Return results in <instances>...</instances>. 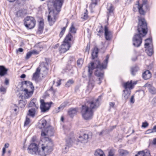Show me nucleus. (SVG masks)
I'll return each instance as SVG.
<instances>
[{
  "instance_id": "2",
  "label": "nucleus",
  "mask_w": 156,
  "mask_h": 156,
  "mask_svg": "<svg viewBox=\"0 0 156 156\" xmlns=\"http://www.w3.org/2000/svg\"><path fill=\"white\" fill-rule=\"evenodd\" d=\"M100 104L99 98L95 99L94 97H91L87 98L85 105L81 107V113L82 117L86 120L92 119L94 111L99 107Z\"/></svg>"
},
{
  "instance_id": "3",
  "label": "nucleus",
  "mask_w": 156,
  "mask_h": 156,
  "mask_svg": "<svg viewBox=\"0 0 156 156\" xmlns=\"http://www.w3.org/2000/svg\"><path fill=\"white\" fill-rule=\"evenodd\" d=\"M138 18L137 30L139 34H135L133 38V44L136 47L140 46L142 42L141 37H144L148 31L147 24L144 18L138 16Z\"/></svg>"
},
{
  "instance_id": "21",
  "label": "nucleus",
  "mask_w": 156,
  "mask_h": 156,
  "mask_svg": "<svg viewBox=\"0 0 156 156\" xmlns=\"http://www.w3.org/2000/svg\"><path fill=\"white\" fill-rule=\"evenodd\" d=\"M152 84L147 83L145 84L144 86L148 88L149 92L152 94H156V89L152 86Z\"/></svg>"
},
{
  "instance_id": "45",
  "label": "nucleus",
  "mask_w": 156,
  "mask_h": 156,
  "mask_svg": "<svg viewBox=\"0 0 156 156\" xmlns=\"http://www.w3.org/2000/svg\"><path fill=\"white\" fill-rule=\"evenodd\" d=\"M115 150L113 149L110 150L108 153V156H114L115 155Z\"/></svg>"
},
{
  "instance_id": "8",
  "label": "nucleus",
  "mask_w": 156,
  "mask_h": 156,
  "mask_svg": "<svg viewBox=\"0 0 156 156\" xmlns=\"http://www.w3.org/2000/svg\"><path fill=\"white\" fill-rule=\"evenodd\" d=\"M36 21L33 17L27 16L24 20V24L28 29H32L35 26Z\"/></svg>"
},
{
  "instance_id": "44",
  "label": "nucleus",
  "mask_w": 156,
  "mask_h": 156,
  "mask_svg": "<svg viewBox=\"0 0 156 156\" xmlns=\"http://www.w3.org/2000/svg\"><path fill=\"white\" fill-rule=\"evenodd\" d=\"M104 28L102 26H101L99 28V29L98 31V35L100 37L102 35L103 33Z\"/></svg>"
},
{
  "instance_id": "64",
  "label": "nucleus",
  "mask_w": 156,
  "mask_h": 156,
  "mask_svg": "<svg viewBox=\"0 0 156 156\" xmlns=\"http://www.w3.org/2000/svg\"><path fill=\"white\" fill-rule=\"evenodd\" d=\"M11 151L10 150L8 151H7V152L8 156H10L11 155Z\"/></svg>"
},
{
  "instance_id": "40",
  "label": "nucleus",
  "mask_w": 156,
  "mask_h": 156,
  "mask_svg": "<svg viewBox=\"0 0 156 156\" xmlns=\"http://www.w3.org/2000/svg\"><path fill=\"white\" fill-rule=\"evenodd\" d=\"M30 119L27 117H26V119L24 124V126H30Z\"/></svg>"
},
{
  "instance_id": "48",
  "label": "nucleus",
  "mask_w": 156,
  "mask_h": 156,
  "mask_svg": "<svg viewBox=\"0 0 156 156\" xmlns=\"http://www.w3.org/2000/svg\"><path fill=\"white\" fill-rule=\"evenodd\" d=\"M32 53L30 51L28 52L25 57V59L26 60L29 59L32 55Z\"/></svg>"
},
{
  "instance_id": "57",
  "label": "nucleus",
  "mask_w": 156,
  "mask_h": 156,
  "mask_svg": "<svg viewBox=\"0 0 156 156\" xmlns=\"http://www.w3.org/2000/svg\"><path fill=\"white\" fill-rule=\"evenodd\" d=\"M4 84L6 85H8L9 84V80L8 78H6L5 80Z\"/></svg>"
},
{
  "instance_id": "52",
  "label": "nucleus",
  "mask_w": 156,
  "mask_h": 156,
  "mask_svg": "<svg viewBox=\"0 0 156 156\" xmlns=\"http://www.w3.org/2000/svg\"><path fill=\"white\" fill-rule=\"evenodd\" d=\"M10 2H12L15 1H16V3L18 4H19L21 3V2L23 1V0H9Z\"/></svg>"
},
{
  "instance_id": "37",
  "label": "nucleus",
  "mask_w": 156,
  "mask_h": 156,
  "mask_svg": "<svg viewBox=\"0 0 156 156\" xmlns=\"http://www.w3.org/2000/svg\"><path fill=\"white\" fill-rule=\"evenodd\" d=\"M74 83V81L73 79H69L66 83L65 86L66 87H70L72 84H73Z\"/></svg>"
},
{
  "instance_id": "13",
  "label": "nucleus",
  "mask_w": 156,
  "mask_h": 156,
  "mask_svg": "<svg viewBox=\"0 0 156 156\" xmlns=\"http://www.w3.org/2000/svg\"><path fill=\"white\" fill-rule=\"evenodd\" d=\"M71 47V45H69L62 41L58 48L59 54L61 55L65 53L69 50Z\"/></svg>"
},
{
  "instance_id": "38",
  "label": "nucleus",
  "mask_w": 156,
  "mask_h": 156,
  "mask_svg": "<svg viewBox=\"0 0 156 156\" xmlns=\"http://www.w3.org/2000/svg\"><path fill=\"white\" fill-rule=\"evenodd\" d=\"M7 87L1 85L0 87V92L2 94H5L6 92Z\"/></svg>"
},
{
  "instance_id": "58",
  "label": "nucleus",
  "mask_w": 156,
  "mask_h": 156,
  "mask_svg": "<svg viewBox=\"0 0 156 156\" xmlns=\"http://www.w3.org/2000/svg\"><path fill=\"white\" fill-rule=\"evenodd\" d=\"M59 43H57L55 44V45L53 46L52 48L53 49H57L58 48H59Z\"/></svg>"
},
{
  "instance_id": "15",
  "label": "nucleus",
  "mask_w": 156,
  "mask_h": 156,
  "mask_svg": "<svg viewBox=\"0 0 156 156\" xmlns=\"http://www.w3.org/2000/svg\"><path fill=\"white\" fill-rule=\"evenodd\" d=\"M104 34L105 39L107 41H110L113 37V32L109 30V28L108 25H105L104 27Z\"/></svg>"
},
{
  "instance_id": "53",
  "label": "nucleus",
  "mask_w": 156,
  "mask_h": 156,
  "mask_svg": "<svg viewBox=\"0 0 156 156\" xmlns=\"http://www.w3.org/2000/svg\"><path fill=\"white\" fill-rule=\"evenodd\" d=\"M151 144L156 146V137L153 139L152 141L151 142Z\"/></svg>"
},
{
  "instance_id": "60",
  "label": "nucleus",
  "mask_w": 156,
  "mask_h": 156,
  "mask_svg": "<svg viewBox=\"0 0 156 156\" xmlns=\"http://www.w3.org/2000/svg\"><path fill=\"white\" fill-rule=\"evenodd\" d=\"M62 80L60 79L56 83L57 84V86H60L61 84Z\"/></svg>"
},
{
  "instance_id": "14",
  "label": "nucleus",
  "mask_w": 156,
  "mask_h": 156,
  "mask_svg": "<svg viewBox=\"0 0 156 156\" xmlns=\"http://www.w3.org/2000/svg\"><path fill=\"white\" fill-rule=\"evenodd\" d=\"M137 83V81H133L131 80L130 81H128L124 83L123 84V87L126 90H130L133 88L134 86Z\"/></svg>"
},
{
  "instance_id": "55",
  "label": "nucleus",
  "mask_w": 156,
  "mask_h": 156,
  "mask_svg": "<svg viewBox=\"0 0 156 156\" xmlns=\"http://www.w3.org/2000/svg\"><path fill=\"white\" fill-rule=\"evenodd\" d=\"M146 132H147V133H155V132L154 131L153 128L152 129H148L147 131Z\"/></svg>"
},
{
  "instance_id": "27",
  "label": "nucleus",
  "mask_w": 156,
  "mask_h": 156,
  "mask_svg": "<svg viewBox=\"0 0 156 156\" xmlns=\"http://www.w3.org/2000/svg\"><path fill=\"white\" fill-rule=\"evenodd\" d=\"M41 69L39 67L37 68L35 72L33 74L32 77V79L34 80H36L38 78L40 74Z\"/></svg>"
},
{
  "instance_id": "12",
  "label": "nucleus",
  "mask_w": 156,
  "mask_h": 156,
  "mask_svg": "<svg viewBox=\"0 0 156 156\" xmlns=\"http://www.w3.org/2000/svg\"><path fill=\"white\" fill-rule=\"evenodd\" d=\"M39 150L38 145L34 143L31 144L28 146V151L29 153L32 154H39Z\"/></svg>"
},
{
  "instance_id": "50",
  "label": "nucleus",
  "mask_w": 156,
  "mask_h": 156,
  "mask_svg": "<svg viewBox=\"0 0 156 156\" xmlns=\"http://www.w3.org/2000/svg\"><path fill=\"white\" fill-rule=\"evenodd\" d=\"M148 126V123L147 122H146L142 123L141 126L142 127L145 128Z\"/></svg>"
},
{
  "instance_id": "23",
  "label": "nucleus",
  "mask_w": 156,
  "mask_h": 156,
  "mask_svg": "<svg viewBox=\"0 0 156 156\" xmlns=\"http://www.w3.org/2000/svg\"><path fill=\"white\" fill-rule=\"evenodd\" d=\"M81 18L83 21L89 20L90 19V18L88 15V12L87 9H84V11L81 15Z\"/></svg>"
},
{
  "instance_id": "19",
  "label": "nucleus",
  "mask_w": 156,
  "mask_h": 156,
  "mask_svg": "<svg viewBox=\"0 0 156 156\" xmlns=\"http://www.w3.org/2000/svg\"><path fill=\"white\" fill-rule=\"evenodd\" d=\"M78 111L77 108H71L68 111V114L71 117L73 118L75 115H77Z\"/></svg>"
},
{
  "instance_id": "26",
  "label": "nucleus",
  "mask_w": 156,
  "mask_h": 156,
  "mask_svg": "<svg viewBox=\"0 0 156 156\" xmlns=\"http://www.w3.org/2000/svg\"><path fill=\"white\" fill-rule=\"evenodd\" d=\"M152 76V74L150 71L148 70H146L143 73V78L144 80H148L150 79Z\"/></svg>"
},
{
  "instance_id": "49",
  "label": "nucleus",
  "mask_w": 156,
  "mask_h": 156,
  "mask_svg": "<svg viewBox=\"0 0 156 156\" xmlns=\"http://www.w3.org/2000/svg\"><path fill=\"white\" fill-rule=\"evenodd\" d=\"M74 136V133L73 132H70L69 135H68V138L69 139V141H70L72 138H73Z\"/></svg>"
},
{
  "instance_id": "41",
  "label": "nucleus",
  "mask_w": 156,
  "mask_h": 156,
  "mask_svg": "<svg viewBox=\"0 0 156 156\" xmlns=\"http://www.w3.org/2000/svg\"><path fill=\"white\" fill-rule=\"evenodd\" d=\"M69 31L72 33L75 34L76 33V29L73 24H72L69 28Z\"/></svg>"
},
{
  "instance_id": "16",
  "label": "nucleus",
  "mask_w": 156,
  "mask_h": 156,
  "mask_svg": "<svg viewBox=\"0 0 156 156\" xmlns=\"http://www.w3.org/2000/svg\"><path fill=\"white\" fill-rule=\"evenodd\" d=\"M74 40V39L72 35L69 33L66 35L62 41L65 43L71 46V42H73Z\"/></svg>"
},
{
  "instance_id": "1",
  "label": "nucleus",
  "mask_w": 156,
  "mask_h": 156,
  "mask_svg": "<svg viewBox=\"0 0 156 156\" xmlns=\"http://www.w3.org/2000/svg\"><path fill=\"white\" fill-rule=\"evenodd\" d=\"M109 57V55H107L105 57L103 62L101 64L100 61L98 59L94 61V62H91L88 65V72L89 78V86L91 87L92 89L94 87V76L92 75V71L94 69H97L94 72V75L99 77L98 83L100 84L102 82L101 80L104 77V72L103 70L107 68L108 59Z\"/></svg>"
},
{
  "instance_id": "63",
  "label": "nucleus",
  "mask_w": 156,
  "mask_h": 156,
  "mask_svg": "<svg viewBox=\"0 0 156 156\" xmlns=\"http://www.w3.org/2000/svg\"><path fill=\"white\" fill-rule=\"evenodd\" d=\"M26 77V75L24 74H23L20 76V77L21 78H24Z\"/></svg>"
},
{
  "instance_id": "6",
  "label": "nucleus",
  "mask_w": 156,
  "mask_h": 156,
  "mask_svg": "<svg viewBox=\"0 0 156 156\" xmlns=\"http://www.w3.org/2000/svg\"><path fill=\"white\" fill-rule=\"evenodd\" d=\"M47 121L43 119L40 120L37 125V127L42 130L41 136L42 137H47V133L51 129V127L50 126H47Z\"/></svg>"
},
{
  "instance_id": "47",
  "label": "nucleus",
  "mask_w": 156,
  "mask_h": 156,
  "mask_svg": "<svg viewBox=\"0 0 156 156\" xmlns=\"http://www.w3.org/2000/svg\"><path fill=\"white\" fill-rule=\"evenodd\" d=\"M83 60L82 58L79 59L77 61V64L78 66H81L83 64Z\"/></svg>"
},
{
  "instance_id": "61",
  "label": "nucleus",
  "mask_w": 156,
  "mask_h": 156,
  "mask_svg": "<svg viewBox=\"0 0 156 156\" xmlns=\"http://www.w3.org/2000/svg\"><path fill=\"white\" fill-rule=\"evenodd\" d=\"M115 105V104L114 102H110L109 103V105H110V108H111V107L113 108L114 106Z\"/></svg>"
},
{
  "instance_id": "7",
  "label": "nucleus",
  "mask_w": 156,
  "mask_h": 156,
  "mask_svg": "<svg viewBox=\"0 0 156 156\" xmlns=\"http://www.w3.org/2000/svg\"><path fill=\"white\" fill-rule=\"evenodd\" d=\"M135 5H137L139 13L142 16H144L146 12L150 10V6L147 0H142V4H140V0H138Z\"/></svg>"
},
{
  "instance_id": "56",
  "label": "nucleus",
  "mask_w": 156,
  "mask_h": 156,
  "mask_svg": "<svg viewBox=\"0 0 156 156\" xmlns=\"http://www.w3.org/2000/svg\"><path fill=\"white\" fill-rule=\"evenodd\" d=\"M32 53V54L37 55L39 53V52L35 50H33L31 51H30Z\"/></svg>"
},
{
  "instance_id": "62",
  "label": "nucleus",
  "mask_w": 156,
  "mask_h": 156,
  "mask_svg": "<svg viewBox=\"0 0 156 156\" xmlns=\"http://www.w3.org/2000/svg\"><path fill=\"white\" fill-rule=\"evenodd\" d=\"M22 13V12L20 10L16 12L17 16H21V15L20 14V13Z\"/></svg>"
},
{
  "instance_id": "35",
  "label": "nucleus",
  "mask_w": 156,
  "mask_h": 156,
  "mask_svg": "<svg viewBox=\"0 0 156 156\" xmlns=\"http://www.w3.org/2000/svg\"><path fill=\"white\" fill-rule=\"evenodd\" d=\"M100 0H91V2L90 6V7L92 9H93L98 5V3L100 2Z\"/></svg>"
},
{
  "instance_id": "59",
  "label": "nucleus",
  "mask_w": 156,
  "mask_h": 156,
  "mask_svg": "<svg viewBox=\"0 0 156 156\" xmlns=\"http://www.w3.org/2000/svg\"><path fill=\"white\" fill-rule=\"evenodd\" d=\"M135 100L134 98V96L132 95L130 99V102L132 103H133L134 102Z\"/></svg>"
},
{
  "instance_id": "30",
  "label": "nucleus",
  "mask_w": 156,
  "mask_h": 156,
  "mask_svg": "<svg viewBox=\"0 0 156 156\" xmlns=\"http://www.w3.org/2000/svg\"><path fill=\"white\" fill-rule=\"evenodd\" d=\"M98 49L96 47H94L92 53V58L94 59L95 58H97L98 56Z\"/></svg>"
},
{
  "instance_id": "28",
  "label": "nucleus",
  "mask_w": 156,
  "mask_h": 156,
  "mask_svg": "<svg viewBox=\"0 0 156 156\" xmlns=\"http://www.w3.org/2000/svg\"><path fill=\"white\" fill-rule=\"evenodd\" d=\"M123 93L122 94V96L124 99L126 101L130 96L131 94V90L125 89L123 90Z\"/></svg>"
},
{
  "instance_id": "11",
  "label": "nucleus",
  "mask_w": 156,
  "mask_h": 156,
  "mask_svg": "<svg viewBox=\"0 0 156 156\" xmlns=\"http://www.w3.org/2000/svg\"><path fill=\"white\" fill-rule=\"evenodd\" d=\"M34 90L32 89H24L22 90L23 93L19 96L20 98L23 99L24 97L25 99L29 98L33 95Z\"/></svg>"
},
{
  "instance_id": "32",
  "label": "nucleus",
  "mask_w": 156,
  "mask_h": 156,
  "mask_svg": "<svg viewBox=\"0 0 156 156\" xmlns=\"http://www.w3.org/2000/svg\"><path fill=\"white\" fill-rule=\"evenodd\" d=\"M64 23H65V25L64 27L61 29V31L59 34V36L60 38L62 37L64 34L65 32L66 29L68 26V22H64Z\"/></svg>"
},
{
  "instance_id": "46",
  "label": "nucleus",
  "mask_w": 156,
  "mask_h": 156,
  "mask_svg": "<svg viewBox=\"0 0 156 156\" xmlns=\"http://www.w3.org/2000/svg\"><path fill=\"white\" fill-rule=\"evenodd\" d=\"M43 25V24L42 23H40L38 27V32H39L40 33H41L43 30L44 27Z\"/></svg>"
},
{
  "instance_id": "22",
  "label": "nucleus",
  "mask_w": 156,
  "mask_h": 156,
  "mask_svg": "<svg viewBox=\"0 0 156 156\" xmlns=\"http://www.w3.org/2000/svg\"><path fill=\"white\" fill-rule=\"evenodd\" d=\"M39 109L30 108L28 111L27 115L32 117H34L38 112Z\"/></svg>"
},
{
  "instance_id": "4",
  "label": "nucleus",
  "mask_w": 156,
  "mask_h": 156,
  "mask_svg": "<svg viewBox=\"0 0 156 156\" xmlns=\"http://www.w3.org/2000/svg\"><path fill=\"white\" fill-rule=\"evenodd\" d=\"M63 2V0H53L54 8L49 11L48 16V21L50 26H52L58 19Z\"/></svg>"
},
{
  "instance_id": "25",
  "label": "nucleus",
  "mask_w": 156,
  "mask_h": 156,
  "mask_svg": "<svg viewBox=\"0 0 156 156\" xmlns=\"http://www.w3.org/2000/svg\"><path fill=\"white\" fill-rule=\"evenodd\" d=\"M8 69L4 66H0V76H4L8 74Z\"/></svg>"
},
{
  "instance_id": "20",
  "label": "nucleus",
  "mask_w": 156,
  "mask_h": 156,
  "mask_svg": "<svg viewBox=\"0 0 156 156\" xmlns=\"http://www.w3.org/2000/svg\"><path fill=\"white\" fill-rule=\"evenodd\" d=\"M22 85L25 87V89H32L34 90V87L32 82L28 81H25L22 82Z\"/></svg>"
},
{
  "instance_id": "29",
  "label": "nucleus",
  "mask_w": 156,
  "mask_h": 156,
  "mask_svg": "<svg viewBox=\"0 0 156 156\" xmlns=\"http://www.w3.org/2000/svg\"><path fill=\"white\" fill-rule=\"evenodd\" d=\"M146 48L145 51L148 55L149 56H151L154 52L153 45L148 46Z\"/></svg>"
},
{
  "instance_id": "42",
  "label": "nucleus",
  "mask_w": 156,
  "mask_h": 156,
  "mask_svg": "<svg viewBox=\"0 0 156 156\" xmlns=\"http://www.w3.org/2000/svg\"><path fill=\"white\" fill-rule=\"evenodd\" d=\"M9 146V143H7L5 144L4 145V147L2 149V156H4L6 152V148H8Z\"/></svg>"
},
{
  "instance_id": "9",
  "label": "nucleus",
  "mask_w": 156,
  "mask_h": 156,
  "mask_svg": "<svg viewBox=\"0 0 156 156\" xmlns=\"http://www.w3.org/2000/svg\"><path fill=\"white\" fill-rule=\"evenodd\" d=\"M40 108L41 112L45 113L48 112L50 109L53 103L52 101L45 102L44 99H40Z\"/></svg>"
},
{
  "instance_id": "5",
  "label": "nucleus",
  "mask_w": 156,
  "mask_h": 156,
  "mask_svg": "<svg viewBox=\"0 0 156 156\" xmlns=\"http://www.w3.org/2000/svg\"><path fill=\"white\" fill-rule=\"evenodd\" d=\"M42 138L44 143L41 145V149L39 150V155L46 156L49 154L53 151V144L51 140L47 136Z\"/></svg>"
},
{
  "instance_id": "43",
  "label": "nucleus",
  "mask_w": 156,
  "mask_h": 156,
  "mask_svg": "<svg viewBox=\"0 0 156 156\" xmlns=\"http://www.w3.org/2000/svg\"><path fill=\"white\" fill-rule=\"evenodd\" d=\"M47 58H45V61H46V62H42L41 64L39 65V67H43L44 68H45L46 69H47V66H48V63L47 62Z\"/></svg>"
},
{
  "instance_id": "17",
  "label": "nucleus",
  "mask_w": 156,
  "mask_h": 156,
  "mask_svg": "<svg viewBox=\"0 0 156 156\" xmlns=\"http://www.w3.org/2000/svg\"><path fill=\"white\" fill-rule=\"evenodd\" d=\"M107 15L108 16L111 15L112 14H113L115 10V8L112 3H108L107 4Z\"/></svg>"
},
{
  "instance_id": "54",
  "label": "nucleus",
  "mask_w": 156,
  "mask_h": 156,
  "mask_svg": "<svg viewBox=\"0 0 156 156\" xmlns=\"http://www.w3.org/2000/svg\"><path fill=\"white\" fill-rule=\"evenodd\" d=\"M90 48V44H87L85 49V51L89 53Z\"/></svg>"
},
{
  "instance_id": "33",
  "label": "nucleus",
  "mask_w": 156,
  "mask_h": 156,
  "mask_svg": "<svg viewBox=\"0 0 156 156\" xmlns=\"http://www.w3.org/2000/svg\"><path fill=\"white\" fill-rule=\"evenodd\" d=\"M152 44V39L149 38L145 40V43L144 44V47L146 48L147 47L151 46Z\"/></svg>"
},
{
  "instance_id": "34",
  "label": "nucleus",
  "mask_w": 156,
  "mask_h": 156,
  "mask_svg": "<svg viewBox=\"0 0 156 156\" xmlns=\"http://www.w3.org/2000/svg\"><path fill=\"white\" fill-rule=\"evenodd\" d=\"M27 103V101L26 100H20L19 101V106L21 108H23L25 107Z\"/></svg>"
},
{
  "instance_id": "24",
  "label": "nucleus",
  "mask_w": 156,
  "mask_h": 156,
  "mask_svg": "<svg viewBox=\"0 0 156 156\" xmlns=\"http://www.w3.org/2000/svg\"><path fill=\"white\" fill-rule=\"evenodd\" d=\"M150 151L148 150H145L138 151L134 156H148L150 155Z\"/></svg>"
},
{
  "instance_id": "10",
  "label": "nucleus",
  "mask_w": 156,
  "mask_h": 156,
  "mask_svg": "<svg viewBox=\"0 0 156 156\" xmlns=\"http://www.w3.org/2000/svg\"><path fill=\"white\" fill-rule=\"evenodd\" d=\"M76 141L82 143H85L88 142L89 138L88 134L86 132L80 131L78 133Z\"/></svg>"
},
{
  "instance_id": "31",
  "label": "nucleus",
  "mask_w": 156,
  "mask_h": 156,
  "mask_svg": "<svg viewBox=\"0 0 156 156\" xmlns=\"http://www.w3.org/2000/svg\"><path fill=\"white\" fill-rule=\"evenodd\" d=\"M95 156H105L103 151L101 149H97L95 151Z\"/></svg>"
},
{
  "instance_id": "51",
  "label": "nucleus",
  "mask_w": 156,
  "mask_h": 156,
  "mask_svg": "<svg viewBox=\"0 0 156 156\" xmlns=\"http://www.w3.org/2000/svg\"><path fill=\"white\" fill-rule=\"evenodd\" d=\"M49 96V94H48V91H46L44 94L43 95L42 98H43V99H45L47 97H48Z\"/></svg>"
},
{
  "instance_id": "18",
  "label": "nucleus",
  "mask_w": 156,
  "mask_h": 156,
  "mask_svg": "<svg viewBox=\"0 0 156 156\" xmlns=\"http://www.w3.org/2000/svg\"><path fill=\"white\" fill-rule=\"evenodd\" d=\"M37 99L34 98L32 99L29 104L28 107L30 108L39 109V105L37 102Z\"/></svg>"
},
{
  "instance_id": "39",
  "label": "nucleus",
  "mask_w": 156,
  "mask_h": 156,
  "mask_svg": "<svg viewBox=\"0 0 156 156\" xmlns=\"http://www.w3.org/2000/svg\"><path fill=\"white\" fill-rule=\"evenodd\" d=\"M138 68L137 66L132 67L131 69V74L133 76L135 75L138 71Z\"/></svg>"
},
{
  "instance_id": "36",
  "label": "nucleus",
  "mask_w": 156,
  "mask_h": 156,
  "mask_svg": "<svg viewBox=\"0 0 156 156\" xmlns=\"http://www.w3.org/2000/svg\"><path fill=\"white\" fill-rule=\"evenodd\" d=\"M118 151L120 155L122 156H125L128 154L127 151L121 149H119Z\"/></svg>"
}]
</instances>
